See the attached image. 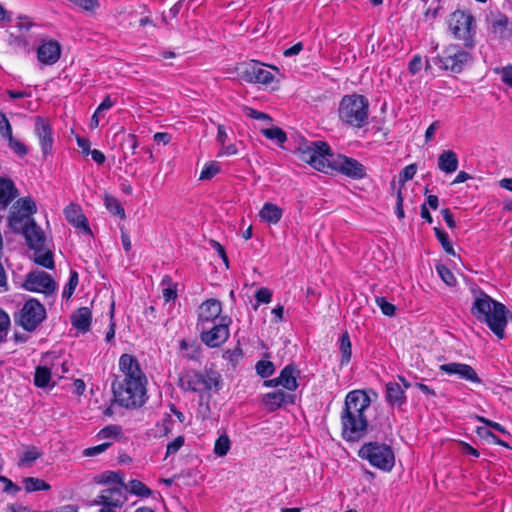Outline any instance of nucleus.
<instances>
[{
  "instance_id": "nucleus-36",
  "label": "nucleus",
  "mask_w": 512,
  "mask_h": 512,
  "mask_svg": "<svg viewBox=\"0 0 512 512\" xmlns=\"http://www.w3.org/2000/svg\"><path fill=\"white\" fill-rule=\"evenodd\" d=\"M42 456V453L35 446H29L19 459V467H31L33 463Z\"/></svg>"
},
{
  "instance_id": "nucleus-18",
  "label": "nucleus",
  "mask_w": 512,
  "mask_h": 512,
  "mask_svg": "<svg viewBox=\"0 0 512 512\" xmlns=\"http://www.w3.org/2000/svg\"><path fill=\"white\" fill-rule=\"evenodd\" d=\"M262 403L267 411L274 412L286 405H293L295 403V395L286 393L283 390H276L264 394L262 396Z\"/></svg>"
},
{
  "instance_id": "nucleus-53",
  "label": "nucleus",
  "mask_w": 512,
  "mask_h": 512,
  "mask_svg": "<svg viewBox=\"0 0 512 512\" xmlns=\"http://www.w3.org/2000/svg\"><path fill=\"white\" fill-rule=\"evenodd\" d=\"M243 111H244L245 115L249 118L263 120V121H267V122L272 121V118L268 114L258 111L254 108L244 106Z\"/></svg>"
},
{
  "instance_id": "nucleus-45",
  "label": "nucleus",
  "mask_w": 512,
  "mask_h": 512,
  "mask_svg": "<svg viewBox=\"0 0 512 512\" xmlns=\"http://www.w3.org/2000/svg\"><path fill=\"white\" fill-rule=\"evenodd\" d=\"M261 132L267 139L276 140L277 144L279 145H282L287 140L285 131L276 126L262 129Z\"/></svg>"
},
{
  "instance_id": "nucleus-1",
  "label": "nucleus",
  "mask_w": 512,
  "mask_h": 512,
  "mask_svg": "<svg viewBox=\"0 0 512 512\" xmlns=\"http://www.w3.org/2000/svg\"><path fill=\"white\" fill-rule=\"evenodd\" d=\"M371 405V399L364 390H353L345 397L341 412V435L347 442H358L368 431L369 421L366 411Z\"/></svg>"
},
{
  "instance_id": "nucleus-8",
  "label": "nucleus",
  "mask_w": 512,
  "mask_h": 512,
  "mask_svg": "<svg viewBox=\"0 0 512 512\" xmlns=\"http://www.w3.org/2000/svg\"><path fill=\"white\" fill-rule=\"evenodd\" d=\"M180 386L186 391L203 393L219 391L222 387L221 375L213 369H204L203 372L189 370L180 378Z\"/></svg>"
},
{
  "instance_id": "nucleus-6",
  "label": "nucleus",
  "mask_w": 512,
  "mask_h": 512,
  "mask_svg": "<svg viewBox=\"0 0 512 512\" xmlns=\"http://www.w3.org/2000/svg\"><path fill=\"white\" fill-rule=\"evenodd\" d=\"M448 30L456 40L462 41L466 49L476 45V20L470 12L456 10L449 15Z\"/></svg>"
},
{
  "instance_id": "nucleus-48",
  "label": "nucleus",
  "mask_w": 512,
  "mask_h": 512,
  "mask_svg": "<svg viewBox=\"0 0 512 512\" xmlns=\"http://www.w3.org/2000/svg\"><path fill=\"white\" fill-rule=\"evenodd\" d=\"M255 369L260 377L268 378L274 373L275 366L271 361L260 360L256 363Z\"/></svg>"
},
{
  "instance_id": "nucleus-63",
  "label": "nucleus",
  "mask_w": 512,
  "mask_h": 512,
  "mask_svg": "<svg viewBox=\"0 0 512 512\" xmlns=\"http://www.w3.org/2000/svg\"><path fill=\"white\" fill-rule=\"evenodd\" d=\"M422 57L420 55H415L411 59V61L408 64V70L410 74L415 75L417 74L421 68H422Z\"/></svg>"
},
{
  "instance_id": "nucleus-10",
  "label": "nucleus",
  "mask_w": 512,
  "mask_h": 512,
  "mask_svg": "<svg viewBox=\"0 0 512 512\" xmlns=\"http://www.w3.org/2000/svg\"><path fill=\"white\" fill-rule=\"evenodd\" d=\"M472 55L469 49L458 44H449L443 50V54L433 58L436 65H440L443 70L452 73H461L465 66L472 61Z\"/></svg>"
},
{
  "instance_id": "nucleus-58",
  "label": "nucleus",
  "mask_w": 512,
  "mask_h": 512,
  "mask_svg": "<svg viewBox=\"0 0 512 512\" xmlns=\"http://www.w3.org/2000/svg\"><path fill=\"white\" fill-rule=\"evenodd\" d=\"M477 421L485 424L487 427H490L502 434H505V435H510V433L506 430V428L504 426H502L501 424L497 423V422H494L492 420H489L483 416H477L476 417Z\"/></svg>"
},
{
  "instance_id": "nucleus-39",
  "label": "nucleus",
  "mask_w": 512,
  "mask_h": 512,
  "mask_svg": "<svg viewBox=\"0 0 512 512\" xmlns=\"http://www.w3.org/2000/svg\"><path fill=\"white\" fill-rule=\"evenodd\" d=\"M14 208H18L16 211H21L22 214H27L29 217H32L37 211L36 203L30 197L18 199Z\"/></svg>"
},
{
  "instance_id": "nucleus-40",
  "label": "nucleus",
  "mask_w": 512,
  "mask_h": 512,
  "mask_svg": "<svg viewBox=\"0 0 512 512\" xmlns=\"http://www.w3.org/2000/svg\"><path fill=\"white\" fill-rule=\"evenodd\" d=\"M104 202L109 212L116 216H119L122 219L126 217L125 210L117 198L111 195H105Z\"/></svg>"
},
{
  "instance_id": "nucleus-41",
  "label": "nucleus",
  "mask_w": 512,
  "mask_h": 512,
  "mask_svg": "<svg viewBox=\"0 0 512 512\" xmlns=\"http://www.w3.org/2000/svg\"><path fill=\"white\" fill-rule=\"evenodd\" d=\"M34 261L36 264L47 269H54L55 267L53 253L50 250L43 251L41 248L39 252L35 251Z\"/></svg>"
},
{
  "instance_id": "nucleus-7",
  "label": "nucleus",
  "mask_w": 512,
  "mask_h": 512,
  "mask_svg": "<svg viewBox=\"0 0 512 512\" xmlns=\"http://www.w3.org/2000/svg\"><path fill=\"white\" fill-rule=\"evenodd\" d=\"M294 154L300 161L309 164L320 172L325 173L330 167L329 156H332V150L328 143L324 141L304 142L294 151Z\"/></svg>"
},
{
  "instance_id": "nucleus-20",
  "label": "nucleus",
  "mask_w": 512,
  "mask_h": 512,
  "mask_svg": "<svg viewBox=\"0 0 512 512\" xmlns=\"http://www.w3.org/2000/svg\"><path fill=\"white\" fill-rule=\"evenodd\" d=\"M222 304L217 299H208L200 306V312L197 323L213 324L220 320L222 316Z\"/></svg>"
},
{
  "instance_id": "nucleus-50",
  "label": "nucleus",
  "mask_w": 512,
  "mask_h": 512,
  "mask_svg": "<svg viewBox=\"0 0 512 512\" xmlns=\"http://www.w3.org/2000/svg\"><path fill=\"white\" fill-rule=\"evenodd\" d=\"M8 140V146L10 149L13 150L15 154H17L20 157H24L28 153L27 146L20 142L19 140L15 139L13 135L6 138Z\"/></svg>"
},
{
  "instance_id": "nucleus-47",
  "label": "nucleus",
  "mask_w": 512,
  "mask_h": 512,
  "mask_svg": "<svg viewBox=\"0 0 512 512\" xmlns=\"http://www.w3.org/2000/svg\"><path fill=\"white\" fill-rule=\"evenodd\" d=\"M230 445L229 437L226 434L220 435L215 441L214 453L220 457L225 456L230 449Z\"/></svg>"
},
{
  "instance_id": "nucleus-43",
  "label": "nucleus",
  "mask_w": 512,
  "mask_h": 512,
  "mask_svg": "<svg viewBox=\"0 0 512 512\" xmlns=\"http://www.w3.org/2000/svg\"><path fill=\"white\" fill-rule=\"evenodd\" d=\"M434 233H435L436 238L440 242L443 250L448 255L456 256L455 250H454L453 245H452V243H451V241L449 239L448 234L444 230H442V229H440L438 227L434 228Z\"/></svg>"
},
{
  "instance_id": "nucleus-9",
  "label": "nucleus",
  "mask_w": 512,
  "mask_h": 512,
  "mask_svg": "<svg viewBox=\"0 0 512 512\" xmlns=\"http://www.w3.org/2000/svg\"><path fill=\"white\" fill-rule=\"evenodd\" d=\"M358 456L367 460L371 466L386 472L391 471L395 465L394 452L386 443L366 442L360 447Z\"/></svg>"
},
{
  "instance_id": "nucleus-4",
  "label": "nucleus",
  "mask_w": 512,
  "mask_h": 512,
  "mask_svg": "<svg viewBox=\"0 0 512 512\" xmlns=\"http://www.w3.org/2000/svg\"><path fill=\"white\" fill-rule=\"evenodd\" d=\"M147 382L121 380L120 376L114 375L111 384L115 402L127 409L142 407L148 400Z\"/></svg>"
},
{
  "instance_id": "nucleus-16",
  "label": "nucleus",
  "mask_w": 512,
  "mask_h": 512,
  "mask_svg": "<svg viewBox=\"0 0 512 512\" xmlns=\"http://www.w3.org/2000/svg\"><path fill=\"white\" fill-rule=\"evenodd\" d=\"M119 369L123 373L121 380L147 382L137 358L130 354H122L119 358Z\"/></svg>"
},
{
  "instance_id": "nucleus-14",
  "label": "nucleus",
  "mask_w": 512,
  "mask_h": 512,
  "mask_svg": "<svg viewBox=\"0 0 512 512\" xmlns=\"http://www.w3.org/2000/svg\"><path fill=\"white\" fill-rule=\"evenodd\" d=\"M23 287L31 292L51 294L56 291L57 284L47 272L37 271L26 275Z\"/></svg>"
},
{
  "instance_id": "nucleus-46",
  "label": "nucleus",
  "mask_w": 512,
  "mask_h": 512,
  "mask_svg": "<svg viewBox=\"0 0 512 512\" xmlns=\"http://www.w3.org/2000/svg\"><path fill=\"white\" fill-rule=\"evenodd\" d=\"M9 45L15 51H21V52H25V53L30 52L29 41L26 39V37H24L22 35L11 34L9 37Z\"/></svg>"
},
{
  "instance_id": "nucleus-62",
  "label": "nucleus",
  "mask_w": 512,
  "mask_h": 512,
  "mask_svg": "<svg viewBox=\"0 0 512 512\" xmlns=\"http://www.w3.org/2000/svg\"><path fill=\"white\" fill-rule=\"evenodd\" d=\"M111 444V442H105L97 446L89 447L84 450L83 454L87 457L96 456L104 452L106 449H108L111 446Z\"/></svg>"
},
{
  "instance_id": "nucleus-24",
  "label": "nucleus",
  "mask_w": 512,
  "mask_h": 512,
  "mask_svg": "<svg viewBox=\"0 0 512 512\" xmlns=\"http://www.w3.org/2000/svg\"><path fill=\"white\" fill-rule=\"evenodd\" d=\"M491 30L502 39H509L512 36V23L503 13L492 14L489 20Z\"/></svg>"
},
{
  "instance_id": "nucleus-11",
  "label": "nucleus",
  "mask_w": 512,
  "mask_h": 512,
  "mask_svg": "<svg viewBox=\"0 0 512 512\" xmlns=\"http://www.w3.org/2000/svg\"><path fill=\"white\" fill-rule=\"evenodd\" d=\"M46 316L44 305L39 300L30 298L15 315V322L25 331L33 332L46 319Z\"/></svg>"
},
{
  "instance_id": "nucleus-64",
  "label": "nucleus",
  "mask_w": 512,
  "mask_h": 512,
  "mask_svg": "<svg viewBox=\"0 0 512 512\" xmlns=\"http://www.w3.org/2000/svg\"><path fill=\"white\" fill-rule=\"evenodd\" d=\"M501 80L507 86L512 88V65H508L501 70Z\"/></svg>"
},
{
  "instance_id": "nucleus-22",
  "label": "nucleus",
  "mask_w": 512,
  "mask_h": 512,
  "mask_svg": "<svg viewBox=\"0 0 512 512\" xmlns=\"http://www.w3.org/2000/svg\"><path fill=\"white\" fill-rule=\"evenodd\" d=\"M61 55V46L55 40H49L41 44L37 49L38 60L45 65L55 64Z\"/></svg>"
},
{
  "instance_id": "nucleus-49",
  "label": "nucleus",
  "mask_w": 512,
  "mask_h": 512,
  "mask_svg": "<svg viewBox=\"0 0 512 512\" xmlns=\"http://www.w3.org/2000/svg\"><path fill=\"white\" fill-rule=\"evenodd\" d=\"M436 271L439 274L440 278L449 286H454L456 284V278L454 274L443 264H438L436 266Z\"/></svg>"
},
{
  "instance_id": "nucleus-31",
  "label": "nucleus",
  "mask_w": 512,
  "mask_h": 512,
  "mask_svg": "<svg viewBox=\"0 0 512 512\" xmlns=\"http://www.w3.org/2000/svg\"><path fill=\"white\" fill-rule=\"evenodd\" d=\"M30 221H34V218L22 214L21 211H12L8 218V225L14 233L19 234L30 225Z\"/></svg>"
},
{
  "instance_id": "nucleus-57",
  "label": "nucleus",
  "mask_w": 512,
  "mask_h": 512,
  "mask_svg": "<svg viewBox=\"0 0 512 512\" xmlns=\"http://www.w3.org/2000/svg\"><path fill=\"white\" fill-rule=\"evenodd\" d=\"M121 433V427L118 425H108L101 429L98 433L99 438H112Z\"/></svg>"
},
{
  "instance_id": "nucleus-56",
  "label": "nucleus",
  "mask_w": 512,
  "mask_h": 512,
  "mask_svg": "<svg viewBox=\"0 0 512 512\" xmlns=\"http://www.w3.org/2000/svg\"><path fill=\"white\" fill-rule=\"evenodd\" d=\"M184 441L185 439L183 436H178L173 441L169 442L167 444L165 458L177 453L179 449L183 446Z\"/></svg>"
},
{
  "instance_id": "nucleus-38",
  "label": "nucleus",
  "mask_w": 512,
  "mask_h": 512,
  "mask_svg": "<svg viewBox=\"0 0 512 512\" xmlns=\"http://www.w3.org/2000/svg\"><path fill=\"white\" fill-rule=\"evenodd\" d=\"M51 380V370L46 366H38L35 370L34 385L46 388Z\"/></svg>"
},
{
  "instance_id": "nucleus-35",
  "label": "nucleus",
  "mask_w": 512,
  "mask_h": 512,
  "mask_svg": "<svg viewBox=\"0 0 512 512\" xmlns=\"http://www.w3.org/2000/svg\"><path fill=\"white\" fill-rule=\"evenodd\" d=\"M162 287L163 298L166 302L177 298V283H174L169 275H165L160 283Z\"/></svg>"
},
{
  "instance_id": "nucleus-12",
  "label": "nucleus",
  "mask_w": 512,
  "mask_h": 512,
  "mask_svg": "<svg viewBox=\"0 0 512 512\" xmlns=\"http://www.w3.org/2000/svg\"><path fill=\"white\" fill-rule=\"evenodd\" d=\"M231 318L223 316L217 323H197L201 341L208 347L215 348L222 345L229 337Z\"/></svg>"
},
{
  "instance_id": "nucleus-13",
  "label": "nucleus",
  "mask_w": 512,
  "mask_h": 512,
  "mask_svg": "<svg viewBox=\"0 0 512 512\" xmlns=\"http://www.w3.org/2000/svg\"><path fill=\"white\" fill-rule=\"evenodd\" d=\"M329 168L326 174L339 172L352 179H362L366 176V168L358 160L341 154L329 156Z\"/></svg>"
},
{
  "instance_id": "nucleus-17",
  "label": "nucleus",
  "mask_w": 512,
  "mask_h": 512,
  "mask_svg": "<svg viewBox=\"0 0 512 512\" xmlns=\"http://www.w3.org/2000/svg\"><path fill=\"white\" fill-rule=\"evenodd\" d=\"M439 369L448 375H457L460 379L468 382L478 385L482 384V379L478 376L475 369L468 364L451 362L440 365Z\"/></svg>"
},
{
  "instance_id": "nucleus-37",
  "label": "nucleus",
  "mask_w": 512,
  "mask_h": 512,
  "mask_svg": "<svg viewBox=\"0 0 512 512\" xmlns=\"http://www.w3.org/2000/svg\"><path fill=\"white\" fill-rule=\"evenodd\" d=\"M24 488L26 492H36V491H47L50 490L51 486L46 481L35 478V477H27L23 480Z\"/></svg>"
},
{
  "instance_id": "nucleus-19",
  "label": "nucleus",
  "mask_w": 512,
  "mask_h": 512,
  "mask_svg": "<svg viewBox=\"0 0 512 512\" xmlns=\"http://www.w3.org/2000/svg\"><path fill=\"white\" fill-rule=\"evenodd\" d=\"M126 501V496L122 487L108 488L94 500V504L102 505L112 509L113 507H121Z\"/></svg>"
},
{
  "instance_id": "nucleus-23",
  "label": "nucleus",
  "mask_w": 512,
  "mask_h": 512,
  "mask_svg": "<svg viewBox=\"0 0 512 512\" xmlns=\"http://www.w3.org/2000/svg\"><path fill=\"white\" fill-rule=\"evenodd\" d=\"M66 220L81 229L86 234H92L86 216L82 213L81 207L77 204H70L64 210Z\"/></svg>"
},
{
  "instance_id": "nucleus-42",
  "label": "nucleus",
  "mask_w": 512,
  "mask_h": 512,
  "mask_svg": "<svg viewBox=\"0 0 512 512\" xmlns=\"http://www.w3.org/2000/svg\"><path fill=\"white\" fill-rule=\"evenodd\" d=\"M100 484H118L123 488L124 479L121 473L115 471H105L97 480Z\"/></svg>"
},
{
  "instance_id": "nucleus-52",
  "label": "nucleus",
  "mask_w": 512,
  "mask_h": 512,
  "mask_svg": "<svg viewBox=\"0 0 512 512\" xmlns=\"http://www.w3.org/2000/svg\"><path fill=\"white\" fill-rule=\"evenodd\" d=\"M417 171L416 164H410L404 167L399 173V182L404 185L407 181L411 180Z\"/></svg>"
},
{
  "instance_id": "nucleus-32",
  "label": "nucleus",
  "mask_w": 512,
  "mask_h": 512,
  "mask_svg": "<svg viewBox=\"0 0 512 512\" xmlns=\"http://www.w3.org/2000/svg\"><path fill=\"white\" fill-rule=\"evenodd\" d=\"M282 214L283 210L279 206L269 202L265 203L259 212L260 218L269 224H277Z\"/></svg>"
},
{
  "instance_id": "nucleus-28",
  "label": "nucleus",
  "mask_w": 512,
  "mask_h": 512,
  "mask_svg": "<svg viewBox=\"0 0 512 512\" xmlns=\"http://www.w3.org/2000/svg\"><path fill=\"white\" fill-rule=\"evenodd\" d=\"M299 373L295 364L286 365L278 376L281 386L289 391H295L298 388L297 376Z\"/></svg>"
},
{
  "instance_id": "nucleus-26",
  "label": "nucleus",
  "mask_w": 512,
  "mask_h": 512,
  "mask_svg": "<svg viewBox=\"0 0 512 512\" xmlns=\"http://www.w3.org/2000/svg\"><path fill=\"white\" fill-rule=\"evenodd\" d=\"M21 234H23L26 244L30 249L36 252L41 250L45 238L42 229L36 224L35 220L30 221V225H28Z\"/></svg>"
},
{
  "instance_id": "nucleus-55",
  "label": "nucleus",
  "mask_w": 512,
  "mask_h": 512,
  "mask_svg": "<svg viewBox=\"0 0 512 512\" xmlns=\"http://www.w3.org/2000/svg\"><path fill=\"white\" fill-rule=\"evenodd\" d=\"M220 171V167L214 162L206 165L200 174V180H210Z\"/></svg>"
},
{
  "instance_id": "nucleus-2",
  "label": "nucleus",
  "mask_w": 512,
  "mask_h": 512,
  "mask_svg": "<svg viewBox=\"0 0 512 512\" xmlns=\"http://www.w3.org/2000/svg\"><path fill=\"white\" fill-rule=\"evenodd\" d=\"M471 313L476 319L485 323L498 339L506 337L505 328L508 324L509 311L506 306L492 299L484 291H479L475 298Z\"/></svg>"
},
{
  "instance_id": "nucleus-3",
  "label": "nucleus",
  "mask_w": 512,
  "mask_h": 512,
  "mask_svg": "<svg viewBox=\"0 0 512 512\" xmlns=\"http://www.w3.org/2000/svg\"><path fill=\"white\" fill-rule=\"evenodd\" d=\"M471 313L476 319L485 323L498 339L506 337L505 328L508 324L509 311L506 306L492 299L484 291H479L475 298Z\"/></svg>"
},
{
  "instance_id": "nucleus-33",
  "label": "nucleus",
  "mask_w": 512,
  "mask_h": 512,
  "mask_svg": "<svg viewBox=\"0 0 512 512\" xmlns=\"http://www.w3.org/2000/svg\"><path fill=\"white\" fill-rule=\"evenodd\" d=\"M123 491L124 493L129 492L130 494L138 497H149L152 494L151 489L137 479L130 480L128 484L124 483Z\"/></svg>"
},
{
  "instance_id": "nucleus-30",
  "label": "nucleus",
  "mask_w": 512,
  "mask_h": 512,
  "mask_svg": "<svg viewBox=\"0 0 512 512\" xmlns=\"http://www.w3.org/2000/svg\"><path fill=\"white\" fill-rule=\"evenodd\" d=\"M18 196L17 188L11 179L0 177V205L6 207Z\"/></svg>"
},
{
  "instance_id": "nucleus-25",
  "label": "nucleus",
  "mask_w": 512,
  "mask_h": 512,
  "mask_svg": "<svg viewBox=\"0 0 512 512\" xmlns=\"http://www.w3.org/2000/svg\"><path fill=\"white\" fill-rule=\"evenodd\" d=\"M385 400L392 408H401L407 402L405 390L397 382H388L385 385Z\"/></svg>"
},
{
  "instance_id": "nucleus-61",
  "label": "nucleus",
  "mask_w": 512,
  "mask_h": 512,
  "mask_svg": "<svg viewBox=\"0 0 512 512\" xmlns=\"http://www.w3.org/2000/svg\"><path fill=\"white\" fill-rule=\"evenodd\" d=\"M255 299L258 303H270L272 299V292L270 289L262 287L256 291Z\"/></svg>"
},
{
  "instance_id": "nucleus-54",
  "label": "nucleus",
  "mask_w": 512,
  "mask_h": 512,
  "mask_svg": "<svg viewBox=\"0 0 512 512\" xmlns=\"http://www.w3.org/2000/svg\"><path fill=\"white\" fill-rule=\"evenodd\" d=\"M73 5L81 8L84 11H94L99 7V0H68Z\"/></svg>"
},
{
  "instance_id": "nucleus-51",
  "label": "nucleus",
  "mask_w": 512,
  "mask_h": 512,
  "mask_svg": "<svg viewBox=\"0 0 512 512\" xmlns=\"http://www.w3.org/2000/svg\"><path fill=\"white\" fill-rule=\"evenodd\" d=\"M376 304L381 309V312L389 317H392L396 313V306L386 300L385 297H376Z\"/></svg>"
},
{
  "instance_id": "nucleus-60",
  "label": "nucleus",
  "mask_w": 512,
  "mask_h": 512,
  "mask_svg": "<svg viewBox=\"0 0 512 512\" xmlns=\"http://www.w3.org/2000/svg\"><path fill=\"white\" fill-rule=\"evenodd\" d=\"M243 356L242 349L240 347H236L234 349H229L224 352L223 358L228 360L229 362L236 364Z\"/></svg>"
},
{
  "instance_id": "nucleus-21",
  "label": "nucleus",
  "mask_w": 512,
  "mask_h": 512,
  "mask_svg": "<svg viewBox=\"0 0 512 512\" xmlns=\"http://www.w3.org/2000/svg\"><path fill=\"white\" fill-rule=\"evenodd\" d=\"M35 133L39 139L43 154L46 156L52 150V128L49 122L38 116L35 121Z\"/></svg>"
},
{
  "instance_id": "nucleus-5",
  "label": "nucleus",
  "mask_w": 512,
  "mask_h": 512,
  "mask_svg": "<svg viewBox=\"0 0 512 512\" xmlns=\"http://www.w3.org/2000/svg\"><path fill=\"white\" fill-rule=\"evenodd\" d=\"M369 100L357 93L344 95L339 103L338 117L342 124L362 128L368 124Z\"/></svg>"
},
{
  "instance_id": "nucleus-59",
  "label": "nucleus",
  "mask_w": 512,
  "mask_h": 512,
  "mask_svg": "<svg viewBox=\"0 0 512 512\" xmlns=\"http://www.w3.org/2000/svg\"><path fill=\"white\" fill-rule=\"evenodd\" d=\"M0 134L3 138H7L12 135V127L6 115L0 111Z\"/></svg>"
},
{
  "instance_id": "nucleus-44",
  "label": "nucleus",
  "mask_w": 512,
  "mask_h": 512,
  "mask_svg": "<svg viewBox=\"0 0 512 512\" xmlns=\"http://www.w3.org/2000/svg\"><path fill=\"white\" fill-rule=\"evenodd\" d=\"M79 283V274L76 270H70V277L62 291V297L69 300L75 292Z\"/></svg>"
},
{
  "instance_id": "nucleus-15",
  "label": "nucleus",
  "mask_w": 512,
  "mask_h": 512,
  "mask_svg": "<svg viewBox=\"0 0 512 512\" xmlns=\"http://www.w3.org/2000/svg\"><path fill=\"white\" fill-rule=\"evenodd\" d=\"M239 77L247 83L270 84L274 75L263 68V66L256 61L248 64H243L240 68Z\"/></svg>"
},
{
  "instance_id": "nucleus-29",
  "label": "nucleus",
  "mask_w": 512,
  "mask_h": 512,
  "mask_svg": "<svg viewBox=\"0 0 512 512\" xmlns=\"http://www.w3.org/2000/svg\"><path fill=\"white\" fill-rule=\"evenodd\" d=\"M458 163L457 154L452 150H445L438 157V168L446 174L454 173Z\"/></svg>"
},
{
  "instance_id": "nucleus-27",
  "label": "nucleus",
  "mask_w": 512,
  "mask_h": 512,
  "mask_svg": "<svg viewBox=\"0 0 512 512\" xmlns=\"http://www.w3.org/2000/svg\"><path fill=\"white\" fill-rule=\"evenodd\" d=\"M92 312L88 307H80L71 315V323L74 328L85 333L90 330Z\"/></svg>"
},
{
  "instance_id": "nucleus-34",
  "label": "nucleus",
  "mask_w": 512,
  "mask_h": 512,
  "mask_svg": "<svg viewBox=\"0 0 512 512\" xmlns=\"http://www.w3.org/2000/svg\"><path fill=\"white\" fill-rule=\"evenodd\" d=\"M339 350L341 353L340 366H346L352 356V345L348 332H344L339 338Z\"/></svg>"
}]
</instances>
